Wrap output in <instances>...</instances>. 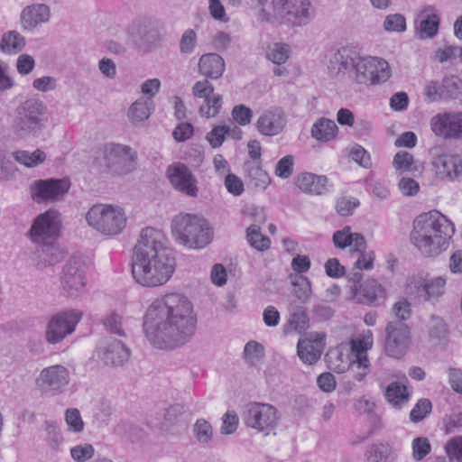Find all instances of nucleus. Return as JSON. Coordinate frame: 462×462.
I'll return each instance as SVG.
<instances>
[{
  "instance_id": "42",
  "label": "nucleus",
  "mask_w": 462,
  "mask_h": 462,
  "mask_svg": "<svg viewBox=\"0 0 462 462\" xmlns=\"http://www.w3.org/2000/svg\"><path fill=\"white\" fill-rule=\"evenodd\" d=\"M393 166L401 172L417 171L412 154L406 151H400L394 155Z\"/></svg>"
},
{
  "instance_id": "28",
  "label": "nucleus",
  "mask_w": 462,
  "mask_h": 462,
  "mask_svg": "<svg viewBox=\"0 0 462 462\" xmlns=\"http://www.w3.org/2000/svg\"><path fill=\"white\" fill-rule=\"evenodd\" d=\"M416 23L421 37H433L439 30V17L433 8L427 7L418 14Z\"/></svg>"
},
{
  "instance_id": "49",
  "label": "nucleus",
  "mask_w": 462,
  "mask_h": 462,
  "mask_svg": "<svg viewBox=\"0 0 462 462\" xmlns=\"http://www.w3.org/2000/svg\"><path fill=\"white\" fill-rule=\"evenodd\" d=\"M94 447L91 444L76 445L70 448V456L76 462H86L93 457Z\"/></svg>"
},
{
  "instance_id": "56",
  "label": "nucleus",
  "mask_w": 462,
  "mask_h": 462,
  "mask_svg": "<svg viewBox=\"0 0 462 462\" xmlns=\"http://www.w3.org/2000/svg\"><path fill=\"white\" fill-rule=\"evenodd\" d=\"M153 104L151 98L135 101L130 107L131 116H151Z\"/></svg>"
},
{
  "instance_id": "38",
  "label": "nucleus",
  "mask_w": 462,
  "mask_h": 462,
  "mask_svg": "<svg viewBox=\"0 0 462 462\" xmlns=\"http://www.w3.org/2000/svg\"><path fill=\"white\" fill-rule=\"evenodd\" d=\"M246 238L250 245L258 251H265L271 245L270 238L261 233L258 224H253L247 227Z\"/></svg>"
},
{
  "instance_id": "33",
  "label": "nucleus",
  "mask_w": 462,
  "mask_h": 462,
  "mask_svg": "<svg viewBox=\"0 0 462 462\" xmlns=\"http://www.w3.org/2000/svg\"><path fill=\"white\" fill-rule=\"evenodd\" d=\"M337 132L335 121L327 117H320L312 126L311 135L318 141L328 142L332 140Z\"/></svg>"
},
{
  "instance_id": "9",
  "label": "nucleus",
  "mask_w": 462,
  "mask_h": 462,
  "mask_svg": "<svg viewBox=\"0 0 462 462\" xmlns=\"http://www.w3.org/2000/svg\"><path fill=\"white\" fill-rule=\"evenodd\" d=\"M82 318V312L68 310L53 315L46 328L45 338L50 344L61 342L67 336L74 332L76 326Z\"/></svg>"
},
{
  "instance_id": "12",
  "label": "nucleus",
  "mask_w": 462,
  "mask_h": 462,
  "mask_svg": "<svg viewBox=\"0 0 462 462\" xmlns=\"http://www.w3.org/2000/svg\"><path fill=\"white\" fill-rule=\"evenodd\" d=\"M60 230L59 214L55 210H48L38 216L29 232L31 240L38 245L55 241Z\"/></svg>"
},
{
  "instance_id": "4",
  "label": "nucleus",
  "mask_w": 462,
  "mask_h": 462,
  "mask_svg": "<svg viewBox=\"0 0 462 462\" xmlns=\"http://www.w3.org/2000/svg\"><path fill=\"white\" fill-rule=\"evenodd\" d=\"M331 69L345 72L353 68L359 83L372 85L385 82L391 77V69L386 60L376 57H360L354 48L343 47L330 59Z\"/></svg>"
},
{
  "instance_id": "58",
  "label": "nucleus",
  "mask_w": 462,
  "mask_h": 462,
  "mask_svg": "<svg viewBox=\"0 0 462 462\" xmlns=\"http://www.w3.org/2000/svg\"><path fill=\"white\" fill-rule=\"evenodd\" d=\"M308 316L304 311L294 312L289 319V326L297 332H302L308 328Z\"/></svg>"
},
{
  "instance_id": "21",
  "label": "nucleus",
  "mask_w": 462,
  "mask_h": 462,
  "mask_svg": "<svg viewBox=\"0 0 462 462\" xmlns=\"http://www.w3.org/2000/svg\"><path fill=\"white\" fill-rule=\"evenodd\" d=\"M35 265L38 269L54 265L64 258V252L55 241L38 244L34 252Z\"/></svg>"
},
{
  "instance_id": "14",
  "label": "nucleus",
  "mask_w": 462,
  "mask_h": 462,
  "mask_svg": "<svg viewBox=\"0 0 462 462\" xmlns=\"http://www.w3.org/2000/svg\"><path fill=\"white\" fill-rule=\"evenodd\" d=\"M69 186L68 179L38 180L31 186V196L38 203L55 201L68 192Z\"/></svg>"
},
{
  "instance_id": "61",
  "label": "nucleus",
  "mask_w": 462,
  "mask_h": 462,
  "mask_svg": "<svg viewBox=\"0 0 462 462\" xmlns=\"http://www.w3.org/2000/svg\"><path fill=\"white\" fill-rule=\"evenodd\" d=\"M325 270L328 276L332 278H339L345 275V267L337 258H330L325 263Z\"/></svg>"
},
{
  "instance_id": "51",
  "label": "nucleus",
  "mask_w": 462,
  "mask_h": 462,
  "mask_svg": "<svg viewBox=\"0 0 462 462\" xmlns=\"http://www.w3.org/2000/svg\"><path fill=\"white\" fill-rule=\"evenodd\" d=\"M294 158L292 155L282 157L276 164L275 174L282 179H288L293 172Z\"/></svg>"
},
{
  "instance_id": "2",
  "label": "nucleus",
  "mask_w": 462,
  "mask_h": 462,
  "mask_svg": "<svg viewBox=\"0 0 462 462\" xmlns=\"http://www.w3.org/2000/svg\"><path fill=\"white\" fill-rule=\"evenodd\" d=\"M175 269L172 251L165 245L163 233L152 227L142 230L134 246L132 274L135 282L144 287L165 284Z\"/></svg>"
},
{
  "instance_id": "39",
  "label": "nucleus",
  "mask_w": 462,
  "mask_h": 462,
  "mask_svg": "<svg viewBox=\"0 0 462 462\" xmlns=\"http://www.w3.org/2000/svg\"><path fill=\"white\" fill-rule=\"evenodd\" d=\"M25 44L23 37L18 32L11 31L5 34L1 41V50L5 53H17Z\"/></svg>"
},
{
  "instance_id": "37",
  "label": "nucleus",
  "mask_w": 462,
  "mask_h": 462,
  "mask_svg": "<svg viewBox=\"0 0 462 462\" xmlns=\"http://www.w3.org/2000/svg\"><path fill=\"white\" fill-rule=\"evenodd\" d=\"M284 125L285 121L282 117H259L256 123L257 130L267 136L280 134Z\"/></svg>"
},
{
  "instance_id": "55",
  "label": "nucleus",
  "mask_w": 462,
  "mask_h": 462,
  "mask_svg": "<svg viewBox=\"0 0 462 462\" xmlns=\"http://www.w3.org/2000/svg\"><path fill=\"white\" fill-rule=\"evenodd\" d=\"M289 47L285 44H275L273 49H271L267 57L273 63L281 64L287 60L289 58Z\"/></svg>"
},
{
  "instance_id": "36",
  "label": "nucleus",
  "mask_w": 462,
  "mask_h": 462,
  "mask_svg": "<svg viewBox=\"0 0 462 462\" xmlns=\"http://www.w3.org/2000/svg\"><path fill=\"white\" fill-rule=\"evenodd\" d=\"M446 280L442 277L425 282L418 288L419 293L425 300H435L444 294Z\"/></svg>"
},
{
  "instance_id": "48",
  "label": "nucleus",
  "mask_w": 462,
  "mask_h": 462,
  "mask_svg": "<svg viewBox=\"0 0 462 462\" xmlns=\"http://www.w3.org/2000/svg\"><path fill=\"white\" fill-rule=\"evenodd\" d=\"M431 451L429 439L425 437L415 438L412 441V457L416 461L422 460Z\"/></svg>"
},
{
  "instance_id": "54",
  "label": "nucleus",
  "mask_w": 462,
  "mask_h": 462,
  "mask_svg": "<svg viewBox=\"0 0 462 462\" xmlns=\"http://www.w3.org/2000/svg\"><path fill=\"white\" fill-rule=\"evenodd\" d=\"M65 420L70 430L74 432H81L83 430L84 422L78 409H68L65 413Z\"/></svg>"
},
{
  "instance_id": "57",
  "label": "nucleus",
  "mask_w": 462,
  "mask_h": 462,
  "mask_svg": "<svg viewBox=\"0 0 462 462\" xmlns=\"http://www.w3.org/2000/svg\"><path fill=\"white\" fill-rule=\"evenodd\" d=\"M384 28L389 32H402L406 28V20L401 14H390L384 21Z\"/></svg>"
},
{
  "instance_id": "35",
  "label": "nucleus",
  "mask_w": 462,
  "mask_h": 462,
  "mask_svg": "<svg viewBox=\"0 0 462 462\" xmlns=\"http://www.w3.org/2000/svg\"><path fill=\"white\" fill-rule=\"evenodd\" d=\"M43 126V117H17L14 129L21 137L28 134L35 135L41 132Z\"/></svg>"
},
{
  "instance_id": "1",
  "label": "nucleus",
  "mask_w": 462,
  "mask_h": 462,
  "mask_svg": "<svg viewBox=\"0 0 462 462\" xmlns=\"http://www.w3.org/2000/svg\"><path fill=\"white\" fill-rule=\"evenodd\" d=\"M143 332L159 349H172L190 341L197 318L191 301L183 294L168 293L155 299L143 316Z\"/></svg>"
},
{
  "instance_id": "20",
  "label": "nucleus",
  "mask_w": 462,
  "mask_h": 462,
  "mask_svg": "<svg viewBox=\"0 0 462 462\" xmlns=\"http://www.w3.org/2000/svg\"><path fill=\"white\" fill-rule=\"evenodd\" d=\"M214 88L208 80L198 81L193 87V94L195 97L204 98L206 106V116H217L220 112L222 105V97L220 95H213Z\"/></svg>"
},
{
  "instance_id": "29",
  "label": "nucleus",
  "mask_w": 462,
  "mask_h": 462,
  "mask_svg": "<svg viewBox=\"0 0 462 462\" xmlns=\"http://www.w3.org/2000/svg\"><path fill=\"white\" fill-rule=\"evenodd\" d=\"M201 74L212 78H219L225 70V63L221 56L216 53L203 55L199 62Z\"/></svg>"
},
{
  "instance_id": "32",
  "label": "nucleus",
  "mask_w": 462,
  "mask_h": 462,
  "mask_svg": "<svg viewBox=\"0 0 462 462\" xmlns=\"http://www.w3.org/2000/svg\"><path fill=\"white\" fill-rule=\"evenodd\" d=\"M426 328L430 341L434 344H439L448 334V325L444 319L435 314L430 316Z\"/></svg>"
},
{
  "instance_id": "25",
  "label": "nucleus",
  "mask_w": 462,
  "mask_h": 462,
  "mask_svg": "<svg viewBox=\"0 0 462 462\" xmlns=\"http://www.w3.org/2000/svg\"><path fill=\"white\" fill-rule=\"evenodd\" d=\"M358 300L365 304L380 305L385 299V291L375 280H366L355 292Z\"/></svg>"
},
{
  "instance_id": "8",
  "label": "nucleus",
  "mask_w": 462,
  "mask_h": 462,
  "mask_svg": "<svg viewBox=\"0 0 462 462\" xmlns=\"http://www.w3.org/2000/svg\"><path fill=\"white\" fill-rule=\"evenodd\" d=\"M242 419L245 426L267 436L277 427L280 417L278 410L272 404L250 402L245 407Z\"/></svg>"
},
{
  "instance_id": "3",
  "label": "nucleus",
  "mask_w": 462,
  "mask_h": 462,
  "mask_svg": "<svg viewBox=\"0 0 462 462\" xmlns=\"http://www.w3.org/2000/svg\"><path fill=\"white\" fill-rule=\"evenodd\" d=\"M411 243L426 257H433L445 251L455 233L454 225L437 210L418 216L413 221Z\"/></svg>"
},
{
  "instance_id": "27",
  "label": "nucleus",
  "mask_w": 462,
  "mask_h": 462,
  "mask_svg": "<svg viewBox=\"0 0 462 462\" xmlns=\"http://www.w3.org/2000/svg\"><path fill=\"white\" fill-rule=\"evenodd\" d=\"M333 243L337 248L353 246L356 250H363L366 247V242L363 235L352 233L350 226H345L333 234Z\"/></svg>"
},
{
  "instance_id": "40",
  "label": "nucleus",
  "mask_w": 462,
  "mask_h": 462,
  "mask_svg": "<svg viewBox=\"0 0 462 462\" xmlns=\"http://www.w3.org/2000/svg\"><path fill=\"white\" fill-rule=\"evenodd\" d=\"M291 283L293 285V295L302 303L306 302L311 295L310 280L303 275H297Z\"/></svg>"
},
{
  "instance_id": "60",
  "label": "nucleus",
  "mask_w": 462,
  "mask_h": 462,
  "mask_svg": "<svg viewBox=\"0 0 462 462\" xmlns=\"http://www.w3.org/2000/svg\"><path fill=\"white\" fill-rule=\"evenodd\" d=\"M223 425L220 429L222 434H232L236 430L238 425V417L234 411H227L224 414Z\"/></svg>"
},
{
  "instance_id": "41",
  "label": "nucleus",
  "mask_w": 462,
  "mask_h": 462,
  "mask_svg": "<svg viewBox=\"0 0 462 462\" xmlns=\"http://www.w3.org/2000/svg\"><path fill=\"white\" fill-rule=\"evenodd\" d=\"M192 432L197 441L203 445L209 443L213 437V428L205 419L196 420Z\"/></svg>"
},
{
  "instance_id": "22",
  "label": "nucleus",
  "mask_w": 462,
  "mask_h": 462,
  "mask_svg": "<svg viewBox=\"0 0 462 462\" xmlns=\"http://www.w3.org/2000/svg\"><path fill=\"white\" fill-rule=\"evenodd\" d=\"M433 164L443 177L451 180L462 178V157L458 154H440Z\"/></svg>"
},
{
  "instance_id": "18",
  "label": "nucleus",
  "mask_w": 462,
  "mask_h": 462,
  "mask_svg": "<svg viewBox=\"0 0 462 462\" xmlns=\"http://www.w3.org/2000/svg\"><path fill=\"white\" fill-rule=\"evenodd\" d=\"M325 346V336L320 333L310 334L297 344V355L307 365L319 361Z\"/></svg>"
},
{
  "instance_id": "52",
  "label": "nucleus",
  "mask_w": 462,
  "mask_h": 462,
  "mask_svg": "<svg viewBox=\"0 0 462 462\" xmlns=\"http://www.w3.org/2000/svg\"><path fill=\"white\" fill-rule=\"evenodd\" d=\"M445 449L450 460L462 462V436L449 439Z\"/></svg>"
},
{
  "instance_id": "7",
  "label": "nucleus",
  "mask_w": 462,
  "mask_h": 462,
  "mask_svg": "<svg viewBox=\"0 0 462 462\" xmlns=\"http://www.w3.org/2000/svg\"><path fill=\"white\" fill-rule=\"evenodd\" d=\"M86 220L99 233L113 236L122 233L127 217L124 209L118 206L97 204L88 211Z\"/></svg>"
},
{
  "instance_id": "31",
  "label": "nucleus",
  "mask_w": 462,
  "mask_h": 462,
  "mask_svg": "<svg viewBox=\"0 0 462 462\" xmlns=\"http://www.w3.org/2000/svg\"><path fill=\"white\" fill-rule=\"evenodd\" d=\"M244 170L249 179L250 184L259 189H265L271 182L266 171L261 167L260 162H246Z\"/></svg>"
},
{
  "instance_id": "26",
  "label": "nucleus",
  "mask_w": 462,
  "mask_h": 462,
  "mask_svg": "<svg viewBox=\"0 0 462 462\" xmlns=\"http://www.w3.org/2000/svg\"><path fill=\"white\" fill-rule=\"evenodd\" d=\"M328 179L313 173H301L296 177L295 183L303 192L321 195L327 191Z\"/></svg>"
},
{
  "instance_id": "34",
  "label": "nucleus",
  "mask_w": 462,
  "mask_h": 462,
  "mask_svg": "<svg viewBox=\"0 0 462 462\" xmlns=\"http://www.w3.org/2000/svg\"><path fill=\"white\" fill-rule=\"evenodd\" d=\"M387 401L395 407H402L411 398V393L404 383L399 382L391 383L385 389Z\"/></svg>"
},
{
  "instance_id": "43",
  "label": "nucleus",
  "mask_w": 462,
  "mask_h": 462,
  "mask_svg": "<svg viewBox=\"0 0 462 462\" xmlns=\"http://www.w3.org/2000/svg\"><path fill=\"white\" fill-rule=\"evenodd\" d=\"M391 449L383 444H374L370 446L366 452L365 457L367 462H388Z\"/></svg>"
},
{
  "instance_id": "11",
  "label": "nucleus",
  "mask_w": 462,
  "mask_h": 462,
  "mask_svg": "<svg viewBox=\"0 0 462 462\" xmlns=\"http://www.w3.org/2000/svg\"><path fill=\"white\" fill-rule=\"evenodd\" d=\"M384 350L393 358H401L409 348L411 333L409 327L401 320L390 321L385 328Z\"/></svg>"
},
{
  "instance_id": "63",
  "label": "nucleus",
  "mask_w": 462,
  "mask_h": 462,
  "mask_svg": "<svg viewBox=\"0 0 462 462\" xmlns=\"http://www.w3.org/2000/svg\"><path fill=\"white\" fill-rule=\"evenodd\" d=\"M193 134V126L189 123L180 124L173 131V138L177 142H184L189 139Z\"/></svg>"
},
{
  "instance_id": "30",
  "label": "nucleus",
  "mask_w": 462,
  "mask_h": 462,
  "mask_svg": "<svg viewBox=\"0 0 462 462\" xmlns=\"http://www.w3.org/2000/svg\"><path fill=\"white\" fill-rule=\"evenodd\" d=\"M50 8L45 5L26 7L22 13V22L26 29H32L40 23L49 20Z\"/></svg>"
},
{
  "instance_id": "15",
  "label": "nucleus",
  "mask_w": 462,
  "mask_h": 462,
  "mask_svg": "<svg viewBox=\"0 0 462 462\" xmlns=\"http://www.w3.org/2000/svg\"><path fill=\"white\" fill-rule=\"evenodd\" d=\"M373 339L371 336L365 337L362 339L351 340L352 359L349 364V370L353 373V377L358 381H363L370 373V361L367 356V350L372 347Z\"/></svg>"
},
{
  "instance_id": "47",
  "label": "nucleus",
  "mask_w": 462,
  "mask_h": 462,
  "mask_svg": "<svg viewBox=\"0 0 462 462\" xmlns=\"http://www.w3.org/2000/svg\"><path fill=\"white\" fill-rule=\"evenodd\" d=\"M366 247L363 250H352V255H356L357 259L355 263V269L370 270L373 268L374 260V253L373 251L366 252Z\"/></svg>"
},
{
  "instance_id": "53",
  "label": "nucleus",
  "mask_w": 462,
  "mask_h": 462,
  "mask_svg": "<svg viewBox=\"0 0 462 462\" xmlns=\"http://www.w3.org/2000/svg\"><path fill=\"white\" fill-rule=\"evenodd\" d=\"M103 325L109 332L118 336H124L122 317L119 314L111 312L103 319Z\"/></svg>"
},
{
  "instance_id": "16",
  "label": "nucleus",
  "mask_w": 462,
  "mask_h": 462,
  "mask_svg": "<svg viewBox=\"0 0 462 462\" xmlns=\"http://www.w3.org/2000/svg\"><path fill=\"white\" fill-rule=\"evenodd\" d=\"M61 284L69 296H75L86 285V266L82 260L71 257L62 270Z\"/></svg>"
},
{
  "instance_id": "5",
  "label": "nucleus",
  "mask_w": 462,
  "mask_h": 462,
  "mask_svg": "<svg viewBox=\"0 0 462 462\" xmlns=\"http://www.w3.org/2000/svg\"><path fill=\"white\" fill-rule=\"evenodd\" d=\"M171 231L175 240L189 248H203L212 238L208 222L191 214L177 215L171 221Z\"/></svg>"
},
{
  "instance_id": "46",
  "label": "nucleus",
  "mask_w": 462,
  "mask_h": 462,
  "mask_svg": "<svg viewBox=\"0 0 462 462\" xmlns=\"http://www.w3.org/2000/svg\"><path fill=\"white\" fill-rule=\"evenodd\" d=\"M432 403L427 398L420 399L410 412V420L412 422H420L431 412Z\"/></svg>"
},
{
  "instance_id": "17",
  "label": "nucleus",
  "mask_w": 462,
  "mask_h": 462,
  "mask_svg": "<svg viewBox=\"0 0 462 462\" xmlns=\"http://www.w3.org/2000/svg\"><path fill=\"white\" fill-rule=\"evenodd\" d=\"M167 176L177 190L190 197L198 196L197 180L185 164L178 162L170 165L167 169Z\"/></svg>"
},
{
  "instance_id": "13",
  "label": "nucleus",
  "mask_w": 462,
  "mask_h": 462,
  "mask_svg": "<svg viewBox=\"0 0 462 462\" xmlns=\"http://www.w3.org/2000/svg\"><path fill=\"white\" fill-rule=\"evenodd\" d=\"M69 383V372L65 366L60 365L42 369L36 380V384L42 393L51 395L61 393Z\"/></svg>"
},
{
  "instance_id": "10",
  "label": "nucleus",
  "mask_w": 462,
  "mask_h": 462,
  "mask_svg": "<svg viewBox=\"0 0 462 462\" xmlns=\"http://www.w3.org/2000/svg\"><path fill=\"white\" fill-rule=\"evenodd\" d=\"M104 160L111 173L125 175L135 168V154L128 146L110 143L105 147Z\"/></svg>"
},
{
  "instance_id": "50",
  "label": "nucleus",
  "mask_w": 462,
  "mask_h": 462,
  "mask_svg": "<svg viewBox=\"0 0 462 462\" xmlns=\"http://www.w3.org/2000/svg\"><path fill=\"white\" fill-rule=\"evenodd\" d=\"M230 127L226 125L215 126L208 134L207 140L209 142L213 148H217L222 145L226 134H229Z\"/></svg>"
},
{
  "instance_id": "23",
  "label": "nucleus",
  "mask_w": 462,
  "mask_h": 462,
  "mask_svg": "<svg viewBox=\"0 0 462 462\" xmlns=\"http://www.w3.org/2000/svg\"><path fill=\"white\" fill-rule=\"evenodd\" d=\"M129 349L119 340H113L107 346L97 350V356L106 365H122L129 358Z\"/></svg>"
},
{
  "instance_id": "44",
  "label": "nucleus",
  "mask_w": 462,
  "mask_h": 462,
  "mask_svg": "<svg viewBox=\"0 0 462 462\" xmlns=\"http://www.w3.org/2000/svg\"><path fill=\"white\" fill-rule=\"evenodd\" d=\"M264 356L263 346L256 341H249L244 348V357L247 363L254 365Z\"/></svg>"
},
{
  "instance_id": "59",
  "label": "nucleus",
  "mask_w": 462,
  "mask_h": 462,
  "mask_svg": "<svg viewBox=\"0 0 462 462\" xmlns=\"http://www.w3.org/2000/svg\"><path fill=\"white\" fill-rule=\"evenodd\" d=\"M225 186L229 193L239 196L244 191V184L240 178L233 173H228L225 179Z\"/></svg>"
},
{
  "instance_id": "6",
  "label": "nucleus",
  "mask_w": 462,
  "mask_h": 462,
  "mask_svg": "<svg viewBox=\"0 0 462 462\" xmlns=\"http://www.w3.org/2000/svg\"><path fill=\"white\" fill-rule=\"evenodd\" d=\"M260 16L269 21L271 17L292 25H302L310 15V0H263Z\"/></svg>"
},
{
  "instance_id": "45",
  "label": "nucleus",
  "mask_w": 462,
  "mask_h": 462,
  "mask_svg": "<svg viewBox=\"0 0 462 462\" xmlns=\"http://www.w3.org/2000/svg\"><path fill=\"white\" fill-rule=\"evenodd\" d=\"M346 151L348 156L360 166L367 169L372 165L370 154L361 145L355 143L349 146Z\"/></svg>"
},
{
  "instance_id": "24",
  "label": "nucleus",
  "mask_w": 462,
  "mask_h": 462,
  "mask_svg": "<svg viewBox=\"0 0 462 462\" xmlns=\"http://www.w3.org/2000/svg\"><path fill=\"white\" fill-rule=\"evenodd\" d=\"M432 131L444 138H457L462 135V117H433Z\"/></svg>"
},
{
  "instance_id": "64",
  "label": "nucleus",
  "mask_w": 462,
  "mask_h": 462,
  "mask_svg": "<svg viewBox=\"0 0 462 462\" xmlns=\"http://www.w3.org/2000/svg\"><path fill=\"white\" fill-rule=\"evenodd\" d=\"M448 383L454 392L462 393V370L457 368H449Z\"/></svg>"
},
{
  "instance_id": "62",
  "label": "nucleus",
  "mask_w": 462,
  "mask_h": 462,
  "mask_svg": "<svg viewBox=\"0 0 462 462\" xmlns=\"http://www.w3.org/2000/svg\"><path fill=\"white\" fill-rule=\"evenodd\" d=\"M358 205L359 202L356 199L342 198L337 201L336 208L341 216H348Z\"/></svg>"
},
{
  "instance_id": "19",
  "label": "nucleus",
  "mask_w": 462,
  "mask_h": 462,
  "mask_svg": "<svg viewBox=\"0 0 462 462\" xmlns=\"http://www.w3.org/2000/svg\"><path fill=\"white\" fill-rule=\"evenodd\" d=\"M425 95L430 100H438L444 96L457 98L462 95V81L456 77L447 78L442 84L430 81L425 86Z\"/></svg>"
}]
</instances>
